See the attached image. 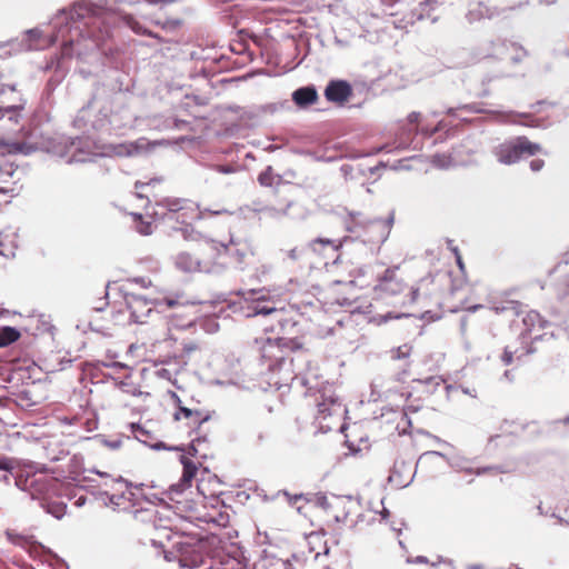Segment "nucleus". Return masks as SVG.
Listing matches in <instances>:
<instances>
[{"instance_id":"1","label":"nucleus","mask_w":569,"mask_h":569,"mask_svg":"<svg viewBox=\"0 0 569 569\" xmlns=\"http://www.w3.org/2000/svg\"><path fill=\"white\" fill-rule=\"evenodd\" d=\"M433 283L432 277H426L420 280L417 288H412L409 286L405 272L399 268L387 269L375 286L373 302H370L367 306L368 310L362 312L368 316L370 322L376 325H381L389 319H397L400 317L397 311H381L386 299L395 298L393 306L415 302L420 298L431 296L433 291L428 290V287Z\"/></svg>"},{"instance_id":"2","label":"nucleus","mask_w":569,"mask_h":569,"mask_svg":"<svg viewBox=\"0 0 569 569\" xmlns=\"http://www.w3.org/2000/svg\"><path fill=\"white\" fill-rule=\"evenodd\" d=\"M224 243L212 239L192 241L187 250L174 258V266L182 272H220L227 268Z\"/></svg>"},{"instance_id":"3","label":"nucleus","mask_w":569,"mask_h":569,"mask_svg":"<svg viewBox=\"0 0 569 569\" xmlns=\"http://www.w3.org/2000/svg\"><path fill=\"white\" fill-rule=\"evenodd\" d=\"M172 398L176 402V411L172 416L174 429L180 433L191 436L202 423L210 419V412L199 406H189L173 393Z\"/></svg>"},{"instance_id":"4","label":"nucleus","mask_w":569,"mask_h":569,"mask_svg":"<svg viewBox=\"0 0 569 569\" xmlns=\"http://www.w3.org/2000/svg\"><path fill=\"white\" fill-rule=\"evenodd\" d=\"M541 152V144L530 141L526 136L505 141L495 150L498 161L503 164H513L525 157H533Z\"/></svg>"},{"instance_id":"5","label":"nucleus","mask_w":569,"mask_h":569,"mask_svg":"<svg viewBox=\"0 0 569 569\" xmlns=\"http://www.w3.org/2000/svg\"><path fill=\"white\" fill-rule=\"evenodd\" d=\"M342 412L341 402L333 396L321 395L317 401L316 420L323 431L336 429Z\"/></svg>"},{"instance_id":"6","label":"nucleus","mask_w":569,"mask_h":569,"mask_svg":"<svg viewBox=\"0 0 569 569\" xmlns=\"http://www.w3.org/2000/svg\"><path fill=\"white\" fill-rule=\"evenodd\" d=\"M130 318L136 323H147L149 319L158 316L154 303L143 296L129 293L126 296Z\"/></svg>"},{"instance_id":"7","label":"nucleus","mask_w":569,"mask_h":569,"mask_svg":"<svg viewBox=\"0 0 569 569\" xmlns=\"http://www.w3.org/2000/svg\"><path fill=\"white\" fill-rule=\"evenodd\" d=\"M261 359L268 363V369L271 372L281 370L282 366L286 365V355L283 347L279 340L267 338L260 342L259 347Z\"/></svg>"},{"instance_id":"8","label":"nucleus","mask_w":569,"mask_h":569,"mask_svg":"<svg viewBox=\"0 0 569 569\" xmlns=\"http://www.w3.org/2000/svg\"><path fill=\"white\" fill-rule=\"evenodd\" d=\"M227 249V267L234 266L236 268L243 269L251 261L253 251L246 241H230L224 243Z\"/></svg>"},{"instance_id":"9","label":"nucleus","mask_w":569,"mask_h":569,"mask_svg":"<svg viewBox=\"0 0 569 569\" xmlns=\"http://www.w3.org/2000/svg\"><path fill=\"white\" fill-rule=\"evenodd\" d=\"M180 462L182 465V476L178 483L171 486V490L178 493L191 487L198 472V465L189 457L180 456Z\"/></svg>"},{"instance_id":"10","label":"nucleus","mask_w":569,"mask_h":569,"mask_svg":"<svg viewBox=\"0 0 569 569\" xmlns=\"http://www.w3.org/2000/svg\"><path fill=\"white\" fill-rule=\"evenodd\" d=\"M351 94L352 88L345 80H331L325 90V97L328 101L340 104L346 102Z\"/></svg>"},{"instance_id":"11","label":"nucleus","mask_w":569,"mask_h":569,"mask_svg":"<svg viewBox=\"0 0 569 569\" xmlns=\"http://www.w3.org/2000/svg\"><path fill=\"white\" fill-rule=\"evenodd\" d=\"M183 204L184 207H180L182 210L177 213H163L164 219L168 222H177L189 227L193 220L199 218V211L193 202Z\"/></svg>"},{"instance_id":"12","label":"nucleus","mask_w":569,"mask_h":569,"mask_svg":"<svg viewBox=\"0 0 569 569\" xmlns=\"http://www.w3.org/2000/svg\"><path fill=\"white\" fill-rule=\"evenodd\" d=\"M292 100L299 107H307L317 102L318 93L315 87H302L293 92Z\"/></svg>"},{"instance_id":"13","label":"nucleus","mask_w":569,"mask_h":569,"mask_svg":"<svg viewBox=\"0 0 569 569\" xmlns=\"http://www.w3.org/2000/svg\"><path fill=\"white\" fill-rule=\"evenodd\" d=\"M526 330L530 333L536 329H543L546 321L542 319L539 312L530 310L526 313L522 319Z\"/></svg>"},{"instance_id":"14","label":"nucleus","mask_w":569,"mask_h":569,"mask_svg":"<svg viewBox=\"0 0 569 569\" xmlns=\"http://www.w3.org/2000/svg\"><path fill=\"white\" fill-rule=\"evenodd\" d=\"M471 292V286L465 281L459 287H452L451 295L453 297H458V302L455 305V309L466 308L467 307V296Z\"/></svg>"},{"instance_id":"15","label":"nucleus","mask_w":569,"mask_h":569,"mask_svg":"<svg viewBox=\"0 0 569 569\" xmlns=\"http://www.w3.org/2000/svg\"><path fill=\"white\" fill-rule=\"evenodd\" d=\"M20 338V332L13 327L0 328V348L16 342Z\"/></svg>"},{"instance_id":"16","label":"nucleus","mask_w":569,"mask_h":569,"mask_svg":"<svg viewBox=\"0 0 569 569\" xmlns=\"http://www.w3.org/2000/svg\"><path fill=\"white\" fill-rule=\"evenodd\" d=\"M6 536L10 542L17 546L24 547L32 542V536L18 532L16 529H8Z\"/></svg>"},{"instance_id":"17","label":"nucleus","mask_w":569,"mask_h":569,"mask_svg":"<svg viewBox=\"0 0 569 569\" xmlns=\"http://www.w3.org/2000/svg\"><path fill=\"white\" fill-rule=\"evenodd\" d=\"M258 181L262 187H272L274 181L280 182V176L273 173L272 168L269 166L258 176Z\"/></svg>"},{"instance_id":"18","label":"nucleus","mask_w":569,"mask_h":569,"mask_svg":"<svg viewBox=\"0 0 569 569\" xmlns=\"http://www.w3.org/2000/svg\"><path fill=\"white\" fill-rule=\"evenodd\" d=\"M320 247L321 248L328 247V248L332 249V251H338L339 248L341 247V242L331 240V239H323V238H318L310 242V248L313 251H320Z\"/></svg>"},{"instance_id":"19","label":"nucleus","mask_w":569,"mask_h":569,"mask_svg":"<svg viewBox=\"0 0 569 569\" xmlns=\"http://www.w3.org/2000/svg\"><path fill=\"white\" fill-rule=\"evenodd\" d=\"M122 19L124 20L126 24L129 26L136 33L153 37L158 41L163 42V39L160 36H158V34H156V33H153L151 31H148L146 29H142L140 23L138 21H136L132 17L124 16Z\"/></svg>"},{"instance_id":"20","label":"nucleus","mask_w":569,"mask_h":569,"mask_svg":"<svg viewBox=\"0 0 569 569\" xmlns=\"http://www.w3.org/2000/svg\"><path fill=\"white\" fill-rule=\"evenodd\" d=\"M412 352V346L403 343L397 348L390 350V357L392 360H408Z\"/></svg>"},{"instance_id":"21","label":"nucleus","mask_w":569,"mask_h":569,"mask_svg":"<svg viewBox=\"0 0 569 569\" xmlns=\"http://www.w3.org/2000/svg\"><path fill=\"white\" fill-rule=\"evenodd\" d=\"M279 340L283 347L284 355H287L288 351H297L303 349V342L299 338L282 337L279 338Z\"/></svg>"},{"instance_id":"22","label":"nucleus","mask_w":569,"mask_h":569,"mask_svg":"<svg viewBox=\"0 0 569 569\" xmlns=\"http://www.w3.org/2000/svg\"><path fill=\"white\" fill-rule=\"evenodd\" d=\"M335 302L337 305H339L340 307L351 308V312L358 311V312L363 313L360 306L352 308V306L356 303V298H351V297H347V296L337 297V292H335ZM366 310H368V309L367 308L363 309V311H366Z\"/></svg>"},{"instance_id":"23","label":"nucleus","mask_w":569,"mask_h":569,"mask_svg":"<svg viewBox=\"0 0 569 569\" xmlns=\"http://www.w3.org/2000/svg\"><path fill=\"white\" fill-rule=\"evenodd\" d=\"M182 203H191L190 200L186 199H167L166 200V207L167 212L166 213H177L178 211L182 210L180 207H184Z\"/></svg>"},{"instance_id":"24","label":"nucleus","mask_w":569,"mask_h":569,"mask_svg":"<svg viewBox=\"0 0 569 569\" xmlns=\"http://www.w3.org/2000/svg\"><path fill=\"white\" fill-rule=\"evenodd\" d=\"M134 221L137 222V230L144 236H149L152 233V223L142 221L141 214H133Z\"/></svg>"},{"instance_id":"25","label":"nucleus","mask_w":569,"mask_h":569,"mask_svg":"<svg viewBox=\"0 0 569 569\" xmlns=\"http://www.w3.org/2000/svg\"><path fill=\"white\" fill-rule=\"evenodd\" d=\"M431 162L440 168H447L453 162V159L448 154H435Z\"/></svg>"},{"instance_id":"26","label":"nucleus","mask_w":569,"mask_h":569,"mask_svg":"<svg viewBox=\"0 0 569 569\" xmlns=\"http://www.w3.org/2000/svg\"><path fill=\"white\" fill-rule=\"evenodd\" d=\"M218 569H243L242 563L236 558H226Z\"/></svg>"},{"instance_id":"27","label":"nucleus","mask_w":569,"mask_h":569,"mask_svg":"<svg viewBox=\"0 0 569 569\" xmlns=\"http://www.w3.org/2000/svg\"><path fill=\"white\" fill-rule=\"evenodd\" d=\"M253 311H254V315H263V316H268L272 312L276 311V308L272 307V306H267V305H263V306H260L259 303L253 308Z\"/></svg>"},{"instance_id":"28","label":"nucleus","mask_w":569,"mask_h":569,"mask_svg":"<svg viewBox=\"0 0 569 569\" xmlns=\"http://www.w3.org/2000/svg\"><path fill=\"white\" fill-rule=\"evenodd\" d=\"M545 167V160L536 158L529 162V168L533 172H539Z\"/></svg>"},{"instance_id":"29","label":"nucleus","mask_w":569,"mask_h":569,"mask_svg":"<svg viewBox=\"0 0 569 569\" xmlns=\"http://www.w3.org/2000/svg\"><path fill=\"white\" fill-rule=\"evenodd\" d=\"M501 360L506 366H510L513 361V352L509 350V348H506L501 356Z\"/></svg>"},{"instance_id":"30","label":"nucleus","mask_w":569,"mask_h":569,"mask_svg":"<svg viewBox=\"0 0 569 569\" xmlns=\"http://www.w3.org/2000/svg\"><path fill=\"white\" fill-rule=\"evenodd\" d=\"M161 179H151L148 183L137 181L134 184V188L137 191L141 190L144 186H149L151 183H159ZM138 197L142 198V194L140 192H137Z\"/></svg>"},{"instance_id":"31","label":"nucleus","mask_w":569,"mask_h":569,"mask_svg":"<svg viewBox=\"0 0 569 569\" xmlns=\"http://www.w3.org/2000/svg\"><path fill=\"white\" fill-rule=\"evenodd\" d=\"M295 377L293 372L291 370H288V373L284 378H280L274 381L276 385H286L289 380H292Z\"/></svg>"},{"instance_id":"32","label":"nucleus","mask_w":569,"mask_h":569,"mask_svg":"<svg viewBox=\"0 0 569 569\" xmlns=\"http://www.w3.org/2000/svg\"><path fill=\"white\" fill-rule=\"evenodd\" d=\"M448 248L451 250V252L453 253L455 258L457 259L458 257H462L461 256V252L459 250V248L457 246L453 244V241L452 240H449L448 241Z\"/></svg>"},{"instance_id":"33","label":"nucleus","mask_w":569,"mask_h":569,"mask_svg":"<svg viewBox=\"0 0 569 569\" xmlns=\"http://www.w3.org/2000/svg\"><path fill=\"white\" fill-rule=\"evenodd\" d=\"M456 262H457V266H458L459 270L461 271L462 276L465 277L466 276V264L463 262L462 257H458L456 259Z\"/></svg>"},{"instance_id":"34","label":"nucleus","mask_w":569,"mask_h":569,"mask_svg":"<svg viewBox=\"0 0 569 569\" xmlns=\"http://www.w3.org/2000/svg\"><path fill=\"white\" fill-rule=\"evenodd\" d=\"M419 118H420V113H418V112H411L408 116V120H409L410 123H417Z\"/></svg>"},{"instance_id":"35","label":"nucleus","mask_w":569,"mask_h":569,"mask_svg":"<svg viewBox=\"0 0 569 569\" xmlns=\"http://www.w3.org/2000/svg\"><path fill=\"white\" fill-rule=\"evenodd\" d=\"M353 290H355L353 281H349V282L343 284V291L345 292H350V291H353Z\"/></svg>"},{"instance_id":"36","label":"nucleus","mask_w":569,"mask_h":569,"mask_svg":"<svg viewBox=\"0 0 569 569\" xmlns=\"http://www.w3.org/2000/svg\"><path fill=\"white\" fill-rule=\"evenodd\" d=\"M166 302H167L168 307H173V306H176L178 303L177 301H173V300H170V299L166 300Z\"/></svg>"},{"instance_id":"37","label":"nucleus","mask_w":569,"mask_h":569,"mask_svg":"<svg viewBox=\"0 0 569 569\" xmlns=\"http://www.w3.org/2000/svg\"><path fill=\"white\" fill-rule=\"evenodd\" d=\"M164 559H166L167 561H171L173 558L171 557V553L166 552V553H164Z\"/></svg>"},{"instance_id":"38","label":"nucleus","mask_w":569,"mask_h":569,"mask_svg":"<svg viewBox=\"0 0 569 569\" xmlns=\"http://www.w3.org/2000/svg\"><path fill=\"white\" fill-rule=\"evenodd\" d=\"M21 107H10L7 109V111H16V110H20Z\"/></svg>"},{"instance_id":"39","label":"nucleus","mask_w":569,"mask_h":569,"mask_svg":"<svg viewBox=\"0 0 569 569\" xmlns=\"http://www.w3.org/2000/svg\"><path fill=\"white\" fill-rule=\"evenodd\" d=\"M221 171H222V172H230V170H229V169H224V168H222V169H221Z\"/></svg>"}]
</instances>
